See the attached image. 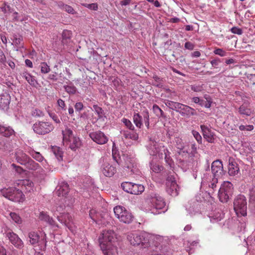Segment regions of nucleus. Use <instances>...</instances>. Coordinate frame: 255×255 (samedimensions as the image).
Returning <instances> with one entry per match:
<instances>
[{"label": "nucleus", "instance_id": "obj_21", "mask_svg": "<svg viewBox=\"0 0 255 255\" xmlns=\"http://www.w3.org/2000/svg\"><path fill=\"white\" fill-rule=\"evenodd\" d=\"M175 111L179 113L182 116L189 117L195 115V110L194 109L189 106L178 102Z\"/></svg>", "mask_w": 255, "mask_h": 255}, {"label": "nucleus", "instance_id": "obj_48", "mask_svg": "<svg viewBox=\"0 0 255 255\" xmlns=\"http://www.w3.org/2000/svg\"><path fill=\"white\" fill-rule=\"evenodd\" d=\"M178 166L183 170L186 171L189 168V163L186 160H179L178 162Z\"/></svg>", "mask_w": 255, "mask_h": 255}, {"label": "nucleus", "instance_id": "obj_17", "mask_svg": "<svg viewBox=\"0 0 255 255\" xmlns=\"http://www.w3.org/2000/svg\"><path fill=\"white\" fill-rule=\"evenodd\" d=\"M166 192L172 196H176L179 193V187L174 174L169 175L166 179Z\"/></svg>", "mask_w": 255, "mask_h": 255}, {"label": "nucleus", "instance_id": "obj_47", "mask_svg": "<svg viewBox=\"0 0 255 255\" xmlns=\"http://www.w3.org/2000/svg\"><path fill=\"white\" fill-rule=\"evenodd\" d=\"M92 110L97 114L99 119L103 118L104 115L103 110L97 105H94L93 106Z\"/></svg>", "mask_w": 255, "mask_h": 255}, {"label": "nucleus", "instance_id": "obj_36", "mask_svg": "<svg viewBox=\"0 0 255 255\" xmlns=\"http://www.w3.org/2000/svg\"><path fill=\"white\" fill-rule=\"evenodd\" d=\"M51 151L58 161L61 162L63 161V151L61 148L57 146H53L51 147Z\"/></svg>", "mask_w": 255, "mask_h": 255}, {"label": "nucleus", "instance_id": "obj_8", "mask_svg": "<svg viewBox=\"0 0 255 255\" xmlns=\"http://www.w3.org/2000/svg\"><path fill=\"white\" fill-rule=\"evenodd\" d=\"M234 209L238 218L247 216V202L246 197L243 195H238L234 201Z\"/></svg>", "mask_w": 255, "mask_h": 255}, {"label": "nucleus", "instance_id": "obj_59", "mask_svg": "<svg viewBox=\"0 0 255 255\" xmlns=\"http://www.w3.org/2000/svg\"><path fill=\"white\" fill-rule=\"evenodd\" d=\"M221 62V60L219 58H215L210 61V63L213 67L217 68L219 64Z\"/></svg>", "mask_w": 255, "mask_h": 255}, {"label": "nucleus", "instance_id": "obj_23", "mask_svg": "<svg viewBox=\"0 0 255 255\" xmlns=\"http://www.w3.org/2000/svg\"><path fill=\"white\" fill-rule=\"evenodd\" d=\"M200 128L204 138L209 142H213L214 141V133L211 130L210 125H201Z\"/></svg>", "mask_w": 255, "mask_h": 255}, {"label": "nucleus", "instance_id": "obj_11", "mask_svg": "<svg viewBox=\"0 0 255 255\" xmlns=\"http://www.w3.org/2000/svg\"><path fill=\"white\" fill-rule=\"evenodd\" d=\"M63 140L69 144V147L73 150H76L81 145V140L78 137L74 136L73 131L66 128L62 131Z\"/></svg>", "mask_w": 255, "mask_h": 255}, {"label": "nucleus", "instance_id": "obj_33", "mask_svg": "<svg viewBox=\"0 0 255 255\" xmlns=\"http://www.w3.org/2000/svg\"><path fill=\"white\" fill-rule=\"evenodd\" d=\"M240 171L238 164L234 160H229L228 165V173L230 176H235Z\"/></svg>", "mask_w": 255, "mask_h": 255}, {"label": "nucleus", "instance_id": "obj_19", "mask_svg": "<svg viewBox=\"0 0 255 255\" xmlns=\"http://www.w3.org/2000/svg\"><path fill=\"white\" fill-rule=\"evenodd\" d=\"M89 135L94 142L98 144H104L109 141L108 136L100 130L91 131Z\"/></svg>", "mask_w": 255, "mask_h": 255}, {"label": "nucleus", "instance_id": "obj_2", "mask_svg": "<svg viewBox=\"0 0 255 255\" xmlns=\"http://www.w3.org/2000/svg\"><path fill=\"white\" fill-rule=\"evenodd\" d=\"M142 211L157 215L165 213L168 209L165 202L161 196L155 193L147 195L140 206Z\"/></svg>", "mask_w": 255, "mask_h": 255}, {"label": "nucleus", "instance_id": "obj_43", "mask_svg": "<svg viewBox=\"0 0 255 255\" xmlns=\"http://www.w3.org/2000/svg\"><path fill=\"white\" fill-rule=\"evenodd\" d=\"M132 194L138 195L141 194L144 190V187L142 184L134 183Z\"/></svg>", "mask_w": 255, "mask_h": 255}, {"label": "nucleus", "instance_id": "obj_31", "mask_svg": "<svg viewBox=\"0 0 255 255\" xmlns=\"http://www.w3.org/2000/svg\"><path fill=\"white\" fill-rule=\"evenodd\" d=\"M250 103L249 102H245L240 106L238 109V112L241 115L246 116H251L253 113V111L250 108Z\"/></svg>", "mask_w": 255, "mask_h": 255}, {"label": "nucleus", "instance_id": "obj_58", "mask_svg": "<svg viewBox=\"0 0 255 255\" xmlns=\"http://www.w3.org/2000/svg\"><path fill=\"white\" fill-rule=\"evenodd\" d=\"M57 104L58 106L59 107V109L62 111H65L66 108V105L65 103V101L61 99H59L57 100Z\"/></svg>", "mask_w": 255, "mask_h": 255}, {"label": "nucleus", "instance_id": "obj_54", "mask_svg": "<svg viewBox=\"0 0 255 255\" xmlns=\"http://www.w3.org/2000/svg\"><path fill=\"white\" fill-rule=\"evenodd\" d=\"M22 40L23 38L21 36L16 34L13 35V42L16 46L20 47V45Z\"/></svg>", "mask_w": 255, "mask_h": 255}, {"label": "nucleus", "instance_id": "obj_5", "mask_svg": "<svg viewBox=\"0 0 255 255\" xmlns=\"http://www.w3.org/2000/svg\"><path fill=\"white\" fill-rule=\"evenodd\" d=\"M154 237L150 235L149 233L142 231L134 233H130L128 235L127 239L130 244L133 246H138L141 245L143 249L146 250L147 247H149L147 242L148 238Z\"/></svg>", "mask_w": 255, "mask_h": 255}, {"label": "nucleus", "instance_id": "obj_7", "mask_svg": "<svg viewBox=\"0 0 255 255\" xmlns=\"http://www.w3.org/2000/svg\"><path fill=\"white\" fill-rule=\"evenodd\" d=\"M0 195L13 202H21L24 200V195L22 192L13 187L0 189Z\"/></svg>", "mask_w": 255, "mask_h": 255}, {"label": "nucleus", "instance_id": "obj_56", "mask_svg": "<svg viewBox=\"0 0 255 255\" xmlns=\"http://www.w3.org/2000/svg\"><path fill=\"white\" fill-rule=\"evenodd\" d=\"M178 102L171 101L169 100H166L165 102V105L169 109L175 111Z\"/></svg>", "mask_w": 255, "mask_h": 255}, {"label": "nucleus", "instance_id": "obj_12", "mask_svg": "<svg viewBox=\"0 0 255 255\" xmlns=\"http://www.w3.org/2000/svg\"><path fill=\"white\" fill-rule=\"evenodd\" d=\"M136 159L131 157H127L125 159L124 169L127 171L128 175L135 178L141 173L139 170Z\"/></svg>", "mask_w": 255, "mask_h": 255}, {"label": "nucleus", "instance_id": "obj_13", "mask_svg": "<svg viewBox=\"0 0 255 255\" xmlns=\"http://www.w3.org/2000/svg\"><path fill=\"white\" fill-rule=\"evenodd\" d=\"M114 212L119 220L124 223L129 224L133 220V216L131 213L122 206H117L114 207Z\"/></svg>", "mask_w": 255, "mask_h": 255}, {"label": "nucleus", "instance_id": "obj_51", "mask_svg": "<svg viewBox=\"0 0 255 255\" xmlns=\"http://www.w3.org/2000/svg\"><path fill=\"white\" fill-rule=\"evenodd\" d=\"M122 121L124 125L126 127V128L129 129V130L135 129L134 126L131 121L129 120L126 118H123L122 120Z\"/></svg>", "mask_w": 255, "mask_h": 255}, {"label": "nucleus", "instance_id": "obj_30", "mask_svg": "<svg viewBox=\"0 0 255 255\" xmlns=\"http://www.w3.org/2000/svg\"><path fill=\"white\" fill-rule=\"evenodd\" d=\"M28 237L29 238V242L31 245H35L41 243V244H44V247H46V242L43 237L42 239L40 240V237L37 233L35 232H31L29 233Z\"/></svg>", "mask_w": 255, "mask_h": 255}, {"label": "nucleus", "instance_id": "obj_64", "mask_svg": "<svg viewBox=\"0 0 255 255\" xmlns=\"http://www.w3.org/2000/svg\"><path fill=\"white\" fill-rule=\"evenodd\" d=\"M96 214V210L94 209H91L90 210L89 212V216L93 220V221L98 223V221L97 219V215H95Z\"/></svg>", "mask_w": 255, "mask_h": 255}, {"label": "nucleus", "instance_id": "obj_46", "mask_svg": "<svg viewBox=\"0 0 255 255\" xmlns=\"http://www.w3.org/2000/svg\"><path fill=\"white\" fill-rule=\"evenodd\" d=\"M239 223H238V228L237 231L238 232H244L245 231L246 226V219L244 218H241L240 220H238Z\"/></svg>", "mask_w": 255, "mask_h": 255}, {"label": "nucleus", "instance_id": "obj_28", "mask_svg": "<svg viewBox=\"0 0 255 255\" xmlns=\"http://www.w3.org/2000/svg\"><path fill=\"white\" fill-rule=\"evenodd\" d=\"M39 218L40 220L48 224L53 228L59 227L53 218L50 217L46 212H41L39 214Z\"/></svg>", "mask_w": 255, "mask_h": 255}, {"label": "nucleus", "instance_id": "obj_16", "mask_svg": "<svg viewBox=\"0 0 255 255\" xmlns=\"http://www.w3.org/2000/svg\"><path fill=\"white\" fill-rule=\"evenodd\" d=\"M162 147H165L162 143L152 139L151 138L146 146L149 154L151 156L158 157L159 158H163V153L161 150Z\"/></svg>", "mask_w": 255, "mask_h": 255}, {"label": "nucleus", "instance_id": "obj_18", "mask_svg": "<svg viewBox=\"0 0 255 255\" xmlns=\"http://www.w3.org/2000/svg\"><path fill=\"white\" fill-rule=\"evenodd\" d=\"M199 235L195 234L186 237L184 239L183 244L186 248V250L190 254L192 253L191 251L192 250L199 246Z\"/></svg>", "mask_w": 255, "mask_h": 255}, {"label": "nucleus", "instance_id": "obj_14", "mask_svg": "<svg viewBox=\"0 0 255 255\" xmlns=\"http://www.w3.org/2000/svg\"><path fill=\"white\" fill-rule=\"evenodd\" d=\"M133 121L135 126L139 128H141L143 126V123L147 129L150 128L149 123V115L148 111L146 109L143 111L141 114H133Z\"/></svg>", "mask_w": 255, "mask_h": 255}, {"label": "nucleus", "instance_id": "obj_52", "mask_svg": "<svg viewBox=\"0 0 255 255\" xmlns=\"http://www.w3.org/2000/svg\"><path fill=\"white\" fill-rule=\"evenodd\" d=\"M213 53L215 55H219L221 57H225L228 55L227 52H226L223 49L220 48H215L213 51Z\"/></svg>", "mask_w": 255, "mask_h": 255}, {"label": "nucleus", "instance_id": "obj_39", "mask_svg": "<svg viewBox=\"0 0 255 255\" xmlns=\"http://www.w3.org/2000/svg\"><path fill=\"white\" fill-rule=\"evenodd\" d=\"M150 169L151 172L159 173L163 169V167L151 160L149 162Z\"/></svg>", "mask_w": 255, "mask_h": 255}, {"label": "nucleus", "instance_id": "obj_45", "mask_svg": "<svg viewBox=\"0 0 255 255\" xmlns=\"http://www.w3.org/2000/svg\"><path fill=\"white\" fill-rule=\"evenodd\" d=\"M62 42L63 44H66L68 42V40H69L72 37L71 31L68 30H64L62 32Z\"/></svg>", "mask_w": 255, "mask_h": 255}, {"label": "nucleus", "instance_id": "obj_38", "mask_svg": "<svg viewBox=\"0 0 255 255\" xmlns=\"http://www.w3.org/2000/svg\"><path fill=\"white\" fill-rule=\"evenodd\" d=\"M152 110L155 116L159 119L166 120L167 117L164 112L157 105L154 104L152 106Z\"/></svg>", "mask_w": 255, "mask_h": 255}, {"label": "nucleus", "instance_id": "obj_63", "mask_svg": "<svg viewBox=\"0 0 255 255\" xmlns=\"http://www.w3.org/2000/svg\"><path fill=\"white\" fill-rule=\"evenodd\" d=\"M6 62V57L4 54L3 51L0 49V63L3 65H5Z\"/></svg>", "mask_w": 255, "mask_h": 255}, {"label": "nucleus", "instance_id": "obj_62", "mask_svg": "<svg viewBox=\"0 0 255 255\" xmlns=\"http://www.w3.org/2000/svg\"><path fill=\"white\" fill-rule=\"evenodd\" d=\"M76 112L80 113L84 108L83 104L82 102H77L74 106Z\"/></svg>", "mask_w": 255, "mask_h": 255}, {"label": "nucleus", "instance_id": "obj_9", "mask_svg": "<svg viewBox=\"0 0 255 255\" xmlns=\"http://www.w3.org/2000/svg\"><path fill=\"white\" fill-rule=\"evenodd\" d=\"M69 191V187L68 183L65 181H62L59 182L58 185L56 188L55 194L58 197H62L61 202H65L67 207L70 206L72 205L74 202V199L72 198L67 197L68 193Z\"/></svg>", "mask_w": 255, "mask_h": 255}, {"label": "nucleus", "instance_id": "obj_3", "mask_svg": "<svg viewBox=\"0 0 255 255\" xmlns=\"http://www.w3.org/2000/svg\"><path fill=\"white\" fill-rule=\"evenodd\" d=\"M115 236L114 232L111 230L103 231L99 236V245L104 255H118Z\"/></svg>", "mask_w": 255, "mask_h": 255}, {"label": "nucleus", "instance_id": "obj_29", "mask_svg": "<svg viewBox=\"0 0 255 255\" xmlns=\"http://www.w3.org/2000/svg\"><path fill=\"white\" fill-rule=\"evenodd\" d=\"M17 184L21 186L23 190L26 192H30L33 191L34 184L29 179L19 180L17 181Z\"/></svg>", "mask_w": 255, "mask_h": 255}, {"label": "nucleus", "instance_id": "obj_50", "mask_svg": "<svg viewBox=\"0 0 255 255\" xmlns=\"http://www.w3.org/2000/svg\"><path fill=\"white\" fill-rule=\"evenodd\" d=\"M175 143L176 147L180 149H183L184 148V142L182 139L179 137H176L173 140Z\"/></svg>", "mask_w": 255, "mask_h": 255}, {"label": "nucleus", "instance_id": "obj_49", "mask_svg": "<svg viewBox=\"0 0 255 255\" xmlns=\"http://www.w3.org/2000/svg\"><path fill=\"white\" fill-rule=\"evenodd\" d=\"M39 67L40 68V72L42 74H47L50 71V66L45 62L41 63Z\"/></svg>", "mask_w": 255, "mask_h": 255}, {"label": "nucleus", "instance_id": "obj_22", "mask_svg": "<svg viewBox=\"0 0 255 255\" xmlns=\"http://www.w3.org/2000/svg\"><path fill=\"white\" fill-rule=\"evenodd\" d=\"M26 151L36 161L41 162L45 169H48V164L46 159L39 152L35 151L33 149L28 147Z\"/></svg>", "mask_w": 255, "mask_h": 255}, {"label": "nucleus", "instance_id": "obj_20", "mask_svg": "<svg viewBox=\"0 0 255 255\" xmlns=\"http://www.w3.org/2000/svg\"><path fill=\"white\" fill-rule=\"evenodd\" d=\"M5 236L7 238L9 242L16 248L21 249L24 245L22 241L18 236L10 230H7L5 232Z\"/></svg>", "mask_w": 255, "mask_h": 255}, {"label": "nucleus", "instance_id": "obj_44", "mask_svg": "<svg viewBox=\"0 0 255 255\" xmlns=\"http://www.w3.org/2000/svg\"><path fill=\"white\" fill-rule=\"evenodd\" d=\"M58 6L62 10H65L69 13L74 14L75 13V10L71 6L64 4L62 2H58Z\"/></svg>", "mask_w": 255, "mask_h": 255}, {"label": "nucleus", "instance_id": "obj_25", "mask_svg": "<svg viewBox=\"0 0 255 255\" xmlns=\"http://www.w3.org/2000/svg\"><path fill=\"white\" fill-rule=\"evenodd\" d=\"M224 213L220 209H216L210 212L208 217L212 223H217L221 221L224 218Z\"/></svg>", "mask_w": 255, "mask_h": 255}, {"label": "nucleus", "instance_id": "obj_57", "mask_svg": "<svg viewBox=\"0 0 255 255\" xmlns=\"http://www.w3.org/2000/svg\"><path fill=\"white\" fill-rule=\"evenodd\" d=\"M204 98L206 100V108H210L211 107V105L213 102L212 98L210 95L205 94L204 96Z\"/></svg>", "mask_w": 255, "mask_h": 255}, {"label": "nucleus", "instance_id": "obj_37", "mask_svg": "<svg viewBox=\"0 0 255 255\" xmlns=\"http://www.w3.org/2000/svg\"><path fill=\"white\" fill-rule=\"evenodd\" d=\"M250 208L252 211L255 214V187L250 189Z\"/></svg>", "mask_w": 255, "mask_h": 255}, {"label": "nucleus", "instance_id": "obj_10", "mask_svg": "<svg viewBox=\"0 0 255 255\" xmlns=\"http://www.w3.org/2000/svg\"><path fill=\"white\" fill-rule=\"evenodd\" d=\"M233 185L229 181H224L218 191V197L220 201L223 203L228 201L233 193Z\"/></svg>", "mask_w": 255, "mask_h": 255}, {"label": "nucleus", "instance_id": "obj_32", "mask_svg": "<svg viewBox=\"0 0 255 255\" xmlns=\"http://www.w3.org/2000/svg\"><path fill=\"white\" fill-rule=\"evenodd\" d=\"M121 134L126 139L136 140L138 138V134L134 130H121Z\"/></svg>", "mask_w": 255, "mask_h": 255}, {"label": "nucleus", "instance_id": "obj_6", "mask_svg": "<svg viewBox=\"0 0 255 255\" xmlns=\"http://www.w3.org/2000/svg\"><path fill=\"white\" fill-rule=\"evenodd\" d=\"M15 157L18 163L24 165L29 170H36L39 167L38 163L31 159L21 149H18L15 151Z\"/></svg>", "mask_w": 255, "mask_h": 255}, {"label": "nucleus", "instance_id": "obj_41", "mask_svg": "<svg viewBox=\"0 0 255 255\" xmlns=\"http://www.w3.org/2000/svg\"><path fill=\"white\" fill-rule=\"evenodd\" d=\"M9 215L12 222L17 225H20L22 224V220L18 214L15 212H10L9 214Z\"/></svg>", "mask_w": 255, "mask_h": 255}, {"label": "nucleus", "instance_id": "obj_35", "mask_svg": "<svg viewBox=\"0 0 255 255\" xmlns=\"http://www.w3.org/2000/svg\"><path fill=\"white\" fill-rule=\"evenodd\" d=\"M0 134L9 137L14 134V131L10 127L0 125Z\"/></svg>", "mask_w": 255, "mask_h": 255}, {"label": "nucleus", "instance_id": "obj_24", "mask_svg": "<svg viewBox=\"0 0 255 255\" xmlns=\"http://www.w3.org/2000/svg\"><path fill=\"white\" fill-rule=\"evenodd\" d=\"M101 171L106 177H112L117 172L116 167L109 163H104L101 166Z\"/></svg>", "mask_w": 255, "mask_h": 255}, {"label": "nucleus", "instance_id": "obj_4", "mask_svg": "<svg viewBox=\"0 0 255 255\" xmlns=\"http://www.w3.org/2000/svg\"><path fill=\"white\" fill-rule=\"evenodd\" d=\"M66 206H67L65 204L56 207L54 214L57 216V219L60 223L67 227L72 233L74 234L76 232L77 228L73 223L71 215L69 213L63 212Z\"/></svg>", "mask_w": 255, "mask_h": 255}, {"label": "nucleus", "instance_id": "obj_55", "mask_svg": "<svg viewBox=\"0 0 255 255\" xmlns=\"http://www.w3.org/2000/svg\"><path fill=\"white\" fill-rule=\"evenodd\" d=\"M192 134L199 144L202 143V138L199 132L196 130H192Z\"/></svg>", "mask_w": 255, "mask_h": 255}, {"label": "nucleus", "instance_id": "obj_26", "mask_svg": "<svg viewBox=\"0 0 255 255\" xmlns=\"http://www.w3.org/2000/svg\"><path fill=\"white\" fill-rule=\"evenodd\" d=\"M21 75L32 87L36 89L40 87L35 77L31 75L26 70H23Z\"/></svg>", "mask_w": 255, "mask_h": 255}, {"label": "nucleus", "instance_id": "obj_15", "mask_svg": "<svg viewBox=\"0 0 255 255\" xmlns=\"http://www.w3.org/2000/svg\"><path fill=\"white\" fill-rule=\"evenodd\" d=\"M32 128L36 134L45 135L52 131L54 128L50 122L38 121L32 125Z\"/></svg>", "mask_w": 255, "mask_h": 255}, {"label": "nucleus", "instance_id": "obj_53", "mask_svg": "<svg viewBox=\"0 0 255 255\" xmlns=\"http://www.w3.org/2000/svg\"><path fill=\"white\" fill-rule=\"evenodd\" d=\"M203 84H194L190 86L191 90L195 92H201L203 90Z\"/></svg>", "mask_w": 255, "mask_h": 255}, {"label": "nucleus", "instance_id": "obj_61", "mask_svg": "<svg viewBox=\"0 0 255 255\" xmlns=\"http://www.w3.org/2000/svg\"><path fill=\"white\" fill-rule=\"evenodd\" d=\"M86 7L94 10H97L98 8V6L97 3H93L90 4L86 3L84 4Z\"/></svg>", "mask_w": 255, "mask_h": 255}, {"label": "nucleus", "instance_id": "obj_34", "mask_svg": "<svg viewBox=\"0 0 255 255\" xmlns=\"http://www.w3.org/2000/svg\"><path fill=\"white\" fill-rule=\"evenodd\" d=\"M161 150L162 151L163 153V158H164L165 162L169 165L170 168L171 169L174 168V162L169 155L170 152L167 147L165 146L162 147Z\"/></svg>", "mask_w": 255, "mask_h": 255}, {"label": "nucleus", "instance_id": "obj_60", "mask_svg": "<svg viewBox=\"0 0 255 255\" xmlns=\"http://www.w3.org/2000/svg\"><path fill=\"white\" fill-rule=\"evenodd\" d=\"M32 115L33 117H41L44 116L43 112L38 109H34L32 112Z\"/></svg>", "mask_w": 255, "mask_h": 255}, {"label": "nucleus", "instance_id": "obj_42", "mask_svg": "<svg viewBox=\"0 0 255 255\" xmlns=\"http://www.w3.org/2000/svg\"><path fill=\"white\" fill-rule=\"evenodd\" d=\"M65 91L70 95H74L76 93L77 89L74 84L70 82L68 85L63 86Z\"/></svg>", "mask_w": 255, "mask_h": 255}, {"label": "nucleus", "instance_id": "obj_1", "mask_svg": "<svg viewBox=\"0 0 255 255\" xmlns=\"http://www.w3.org/2000/svg\"><path fill=\"white\" fill-rule=\"evenodd\" d=\"M212 175L204 174L202 178L201 186L202 188H209L205 193L197 194L195 201L189 203V206H186V209L188 214L192 216L196 213H200L201 206L202 202L205 203L206 199L204 194L208 196L212 200V194L217 189V184L218 179L224 174L222 162L220 160L214 161L211 165Z\"/></svg>", "mask_w": 255, "mask_h": 255}, {"label": "nucleus", "instance_id": "obj_27", "mask_svg": "<svg viewBox=\"0 0 255 255\" xmlns=\"http://www.w3.org/2000/svg\"><path fill=\"white\" fill-rule=\"evenodd\" d=\"M11 98L9 94L4 92L0 94V109L7 110L9 108Z\"/></svg>", "mask_w": 255, "mask_h": 255}, {"label": "nucleus", "instance_id": "obj_40", "mask_svg": "<svg viewBox=\"0 0 255 255\" xmlns=\"http://www.w3.org/2000/svg\"><path fill=\"white\" fill-rule=\"evenodd\" d=\"M134 183L130 182H124L121 184V187L126 192L132 194Z\"/></svg>", "mask_w": 255, "mask_h": 255}]
</instances>
